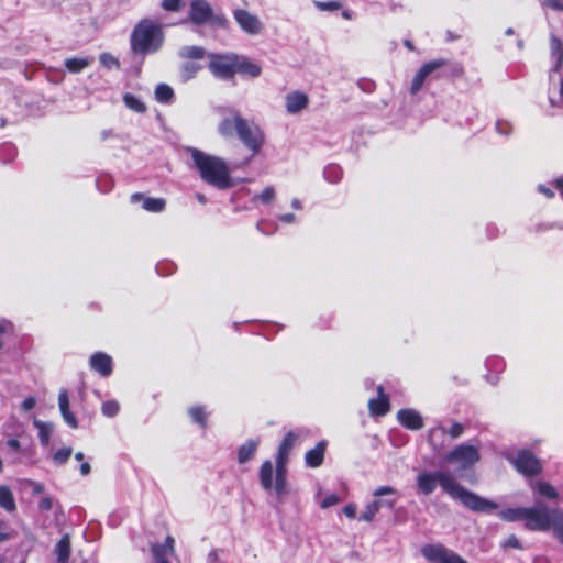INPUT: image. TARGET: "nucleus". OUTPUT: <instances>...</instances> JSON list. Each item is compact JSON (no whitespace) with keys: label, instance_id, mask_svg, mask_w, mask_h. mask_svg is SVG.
Segmentation results:
<instances>
[{"label":"nucleus","instance_id":"f257e3e1","mask_svg":"<svg viewBox=\"0 0 563 563\" xmlns=\"http://www.w3.org/2000/svg\"><path fill=\"white\" fill-rule=\"evenodd\" d=\"M416 484L418 493L424 496L432 494L439 484L443 492L450 497L461 501L466 508L474 511H490L497 508L495 503L482 498L462 487L446 472H420L417 476Z\"/></svg>","mask_w":563,"mask_h":563},{"label":"nucleus","instance_id":"f03ea898","mask_svg":"<svg viewBox=\"0 0 563 563\" xmlns=\"http://www.w3.org/2000/svg\"><path fill=\"white\" fill-rule=\"evenodd\" d=\"M302 432L289 431L278 446L276 455V470L271 461L266 460L260 467L258 478L265 490H274L282 499L289 494L287 483V463L294 446L299 442Z\"/></svg>","mask_w":563,"mask_h":563},{"label":"nucleus","instance_id":"7ed1b4c3","mask_svg":"<svg viewBox=\"0 0 563 563\" xmlns=\"http://www.w3.org/2000/svg\"><path fill=\"white\" fill-rule=\"evenodd\" d=\"M218 132L225 139L236 136L253 154L258 153L265 142V134L260 125L254 121L244 119L235 110H231L219 122Z\"/></svg>","mask_w":563,"mask_h":563},{"label":"nucleus","instance_id":"20e7f679","mask_svg":"<svg viewBox=\"0 0 563 563\" xmlns=\"http://www.w3.org/2000/svg\"><path fill=\"white\" fill-rule=\"evenodd\" d=\"M189 153L203 181L218 189H228L233 186L230 170L224 159L197 148H190Z\"/></svg>","mask_w":563,"mask_h":563},{"label":"nucleus","instance_id":"39448f33","mask_svg":"<svg viewBox=\"0 0 563 563\" xmlns=\"http://www.w3.org/2000/svg\"><path fill=\"white\" fill-rule=\"evenodd\" d=\"M163 42L162 27L150 19L141 20L130 36L131 51L142 56L157 52Z\"/></svg>","mask_w":563,"mask_h":563},{"label":"nucleus","instance_id":"423d86ee","mask_svg":"<svg viewBox=\"0 0 563 563\" xmlns=\"http://www.w3.org/2000/svg\"><path fill=\"white\" fill-rule=\"evenodd\" d=\"M189 21L195 25L209 24L214 27L227 29L229 21L222 13H214L207 0H191L188 12Z\"/></svg>","mask_w":563,"mask_h":563},{"label":"nucleus","instance_id":"0eeeda50","mask_svg":"<svg viewBox=\"0 0 563 563\" xmlns=\"http://www.w3.org/2000/svg\"><path fill=\"white\" fill-rule=\"evenodd\" d=\"M554 518V510H550L542 504H537L533 507L526 508L523 521L529 530L547 531L551 529Z\"/></svg>","mask_w":563,"mask_h":563},{"label":"nucleus","instance_id":"6e6552de","mask_svg":"<svg viewBox=\"0 0 563 563\" xmlns=\"http://www.w3.org/2000/svg\"><path fill=\"white\" fill-rule=\"evenodd\" d=\"M397 495V490L391 486H379L373 492V496L376 498L372 503H369L365 510L362 512L360 520L371 522L374 520L376 514L380 510L382 507L394 508L396 504V498H386L379 499L384 496H393Z\"/></svg>","mask_w":563,"mask_h":563},{"label":"nucleus","instance_id":"1a4fd4ad","mask_svg":"<svg viewBox=\"0 0 563 563\" xmlns=\"http://www.w3.org/2000/svg\"><path fill=\"white\" fill-rule=\"evenodd\" d=\"M445 460L451 464H456L460 470H467L479 461L478 449L471 444H461L455 446Z\"/></svg>","mask_w":563,"mask_h":563},{"label":"nucleus","instance_id":"9d476101","mask_svg":"<svg viewBox=\"0 0 563 563\" xmlns=\"http://www.w3.org/2000/svg\"><path fill=\"white\" fill-rule=\"evenodd\" d=\"M421 553L430 563H467L461 555L440 543L424 545Z\"/></svg>","mask_w":563,"mask_h":563},{"label":"nucleus","instance_id":"9b49d317","mask_svg":"<svg viewBox=\"0 0 563 563\" xmlns=\"http://www.w3.org/2000/svg\"><path fill=\"white\" fill-rule=\"evenodd\" d=\"M209 69L216 77L220 79H229L233 77L236 73V55H210Z\"/></svg>","mask_w":563,"mask_h":563},{"label":"nucleus","instance_id":"f8f14e48","mask_svg":"<svg viewBox=\"0 0 563 563\" xmlns=\"http://www.w3.org/2000/svg\"><path fill=\"white\" fill-rule=\"evenodd\" d=\"M507 459L523 475L532 476L541 471L540 461L530 451L522 450L517 455L508 454Z\"/></svg>","mask_w":563,"mask_h":563},{"label":"nucleus","instance_id":"ddd939ff","mask_svg":"<svg viewBox=\"0 0 563 563\" xmlns=\"http://www.w3.org/2000/svg\"><path fill=\"white\" fill-rule=\"evenodd\" d=\"M445 65H446V62L444 59H437V60H431V62L424 63L419 68V70L416 73V75L411 81L410 93L411 95L418 93L421 90V88L423 87L424 81L428 78H430V77L438 78L437 71Z\"/></svg>","mask_w":563,"mask_h":563},{"label":"nucleus","instance_id":"4468645a","mask_svg":"<svg viewBox=\"0 0 563 563\" xmlns=\"http://www.w3.org/2000/svg\"><path fill=\"white\" fill-rule=\"evenodd\" d=\"M233 18L238 25L249 35H258L264 29L258 16L247 10L236 9L233 12Z\"/></svg>","mask_w":563,"mask_h":563},{"label":"nucleus","instance_id":"2eb2a0df","mask_svg":"<svg viewBox=\"0 0 563 563\" xmlns=\"http://www.w3.org/2000/svg\"><path fill=\"white\" fill-rule=\"evenodd\" d=\"M549 102L552 107H561L563 104V70L551 69Z\"/></svg>","mask_w":563,"mask_h":563},{"label":"nucleus","instance_id":"dca6fc26","mask_svg":"<svg viewBox=\"0 0 563 563\" xmlns=\"http://www.w3.org/2000/svg\"><path fill=\"white\" fill-rule=\"evenodd\" d=\"M90 367L103 377L112 373V358L103 352H97L90 357Z\"/></svg>","mask_w":563,"mask_h":563},{"label":"nucleus","instance_id":"f3484780","mask_svg":"<svg viewBox=\"0 0 563 563\" xmlns=\"http://www.w3.org/2000/svg\"><path fill=\"white\" fill-rule=\"evenodd\" d=\"M309 98L301 91H292L285 98L286 110L290 114H296L308 107Z\"/></svg>","mask_w":563,"mask_h":563},{"label":"nucleus","instance_id":"a211bd4d","mask_svg":"<svg viewBox=\"0 0 563 563\" xmlns=\"http://www.w3.org/2000/svg\"><path fill=\"white\" fill-rule=\"evenodd\" d=\"M397 419L404 427L410 430H420L423 427L422 417L413 409L399 410Z\"/></svg>","mask_w":563,"mask_h":563},{"label":"nucleus","instance_id":"6ab92c4d","mask_svg":"<svg viewBox=\"0 0 563 563\" xmlns=\"http://www.w3.org/2000/svg\"><path fill=\"white\" fill-rule=\"evenodd\" d=\"M174 539L168 536L163 544H154L152 553L156 563H168V559L174 555Z\"/></svg>","mask_w":563,"mask_h":563},{"label":"nucleus","instance_id":"aec40b11","mask_svg":"<svg viewBox=\"0 0 563 563\" xmlns=\"http://www.w3.org/2000/svg\"><path fill=\"white\" fill-rule=\"evenodd\" d=\"M58 407L64 421L73 429L78 428L77 419L69 409V397L66 389H62L58 394Z\"/></svg>","mask_w":563,"mask_h":563},{"label":"nucleus","instance_id":"412c9836","mask_svg":"<svg viewBox=\"0 0 563 563\" xmlns=\"http://www.w3.org/2000/svg\"><path fill=\"white\" fill-rule=\"evenodd\" d=\"M132 202L142 201V206L146 211L161 212L165 209L166 201L163 198L143 197L141 194H133L131 196Z\"/></svg>","mask_w":563,"mask_h":563},{"label":"nucleus","instance_id":"4be33fe9","mask_svg":"<svg viewBox=\"0 0 563 563\" xmlns=\"http://www.w3.org/2000/svg\"><path fill=\"white\" fill-rule=\"evenodd\" d=\"M325 448L327 442L320 441L313 449L309 450L305 455L306 464L309 467H319L323 463Z\"/></svg>","mask_w":563,"mask_h":563},{"label":"nucleus","instance_id":"5701e85b","mask_svg":"<svg viewBox=\"0 0 563 563\" xmlns=\"http://www.w3.org/2000/svg\"><path fill=\"white\" fill-rule=\"evenodd\" d=\"M236 73L256 78L261 75L262 68L249 58L236 55Z\"/></svg>","mask_w":563,"mask_h":563},{"label":"nucleus","instance_id":"b1692460","mask_svg":"<svg viewBox=\"0 0 563 563\" xmlns=\"http://www.w3.org/2000/svg\"><path fill=\"white\" fill-rule=\"evenodd\" d=\"M378 397L376 399H371L368 402L369 410L372 415L383 416L389 409L388 398L384 394V389L382 386L377 388Z\"/></svg>","mask_w":563,"mask_h":563},{"label":"nucleus","instance_id":"393cba45","mask_svg":"<svg viewBox=\"0 0 563 563\" xmlns=\"http://www.w3.org/2000/svg\"><path fill=\"white\" fill-rule=\"evenodd\" d=\"M550 51H551V57L554 59V66L552 69H562L563 43L554 34H551V36H550Z\"/></svg>","mask_w":563,"mask_h":563},{"label":"nucleus","instance_id":"a878e982","mask_svg":"<svg viewBox=\"0 0 563 563\" xmlns=\"http://www.w3.org/2000/svg\"><path fill=\"white\" fill-rule=\"evenodd\" d=\"M70 552H71L70 537H69V534H64L55 547L57 563L68 562Z\"/></svg>","mask_w":563,"mask_h":563},{"label":"nucleus","instance_id":"bb28decb","mask_svg":"<svg viewBox=\"0 0 563 563\" xmlns=\"http://www.w3.org/2000/svg\"><path fill=\"white\" fill-rule=\"evenodd\" d=\"M257 446H258L257 440H249L244 444H242L238 451L239 463L242 464V463L250 461L254 456V454L257 450Z\"/></svg>","mask_w":563,"mask_h":563},{"label":"nucleus","instance_id":"cd10ccee","mask_svg":"<svg viewBox=\"0 0 563 563\" xmlns=\"http://www.w3.org/2000/svg\"><path fill=\"white\" fill-rule=\"evenodd\" d=\"M0 507L12 512L16 509L15 499L10 487L5 485L0 486Z\"/></svg>","mask_w":563,"mask_h":563},{"label":"nucleus","instance_id":"c85d7f7f","mask_svg":"<svg viewBox=\"0 0 563 563\" xmlns=\"http://www.w3.org/2000/svg\"><path fill=\"white\" fill-rule=\"evenodd\" d=\"M33 424L38 430V438L41 444L47 446L54 429L53 423L34 419Z\"/></svg>","mask_w":563,"mask_h":563},{"label":"nucleus","instance_id":"c756f323","mask_svg":"<svg viewBox=\"0 0 563 563\" xmlns=\"http://www.w3.org/2000/svg\"><path fill=\"white\" fill-rule=\"evenodd\" d=\"M93 62L92 57H73L65 60V67L70 73H79Z\"/></svg>","mask_w":563,"mask_h":563},{"label":"nucleus","instance_id":"7c9ffc66","mask_svg":"<svg viewBox=\"0 0 563 563\" xmlns=\"http://www.w3.org/2000/svg\"><path fill=\"white\" fill-rule=\"evenodd\" d=\"M532 489L538 492V494L548 499H555L558 497V493L555 488L547 483V482H536L532 484Z\"/></svg>","mask_w":563,"mask_h":563},{"label":"nucleus","instance_id":"2f4dec72","mask_svg":"<svg viewBox=\"0 0 563 563\" xmlns=\"http://www.w3.org/2000/svg\"><path fill=\"white\" fill-rule=\"evenodd\" d=\"M155 98L161 103H169L174 98V90L166 84H159L155 88Z\"/></svg>","mask_w":563,"mask_h":563},{"label":"nucleus","instance_id":"473e14b6","mask_svg":"<svg viewBox=\"0 0 563 563\" xmlns=\"http://www.w3.org/2000/svg\"><path fill=\"white\" fill-rule=\"evenodd\" d=\"M526 515V508L525 507H518V508H509L504 509L499 512V517L505 521H523V516Z\"/></svg>","mask_w":563,"mask_h":563},{"label":"nucleus","instance_id":"72a5a7b5","mask_svg":"<svg viewBox=\"0 0 563 563\" xmlns=\"http://www.w3.org/2000/svg\"><path fill=\"white\" fill-rule=\"evenodd\" d=\"M123 101L129 109L135 112L142 113L146 110L144 102L132 93H125L123 96Z\"/></svg>","mask_w":563,"mask_h":563},{"label":"nucleus","instance_id":"f704fd0d","mask_svg":"<svg viewBox=\"0 0 563 563\" xmlns=\"http://www.w3.org/2000/svg\"><path fill=\"white\" fill-rule=\"evenodd\" d=\"M183 58L201 59L205 56V51L199 46H184L179 51Z\"/></svg>","mask_w":563,"mask_h":563},{"label":"nucleus","instance_id":"c9c22d12","mask_svg":"<svg viewBox=\"0 0 563 563\" xmlns=\"http://www.w3.org/2000/svg\"><path fill=\"white\" fill-rule=\"evenodd\" d=\"M200 65L196 63H185L181 67L180 76L183 81L192 79L200 69Z\"/></svg>","mask_w":563,"mask_h":563},{"label":"nucleus","instance_id":"e433bc0d","mask_svg":"<svg viewBox=\"0 0 563 563\" xmlns=\"http://www.w3.org/2000/svg\"><path fill=\"white\" fill-rule=\"evenodd\" d=\"M554 518L551 528L554 530L555 536L563 542V512L554 510Z\"/></svg>","mask_w":563,"mask_h":563},{"label":"nucleus","instance_id":"4c0bfd02","mask_svg":"<svg viewBox=\"0 0 563 563\" xmlns=\"http://www.w3.org/2000/svg\"><path fill=\"white\" fill-rule=\"evenodd\" d=\"M71 448H63V449H59L58 451H56L53 455V462L56 464V465H63L64 463H66L68 461V459L70 457L71 455Z\"/></svg>","mask_w":563,"mask_h":563},{"label":"nucleus","instance_id":"58836bf2","mask_svg":"<svg viewBox=\"0 0 563 563\" xmlns=\"http://www.w3.org/2000/svg\"><path fill=\"white\" fill-rule=\"evenodd\" d=\"M120 409V405L115 400H108L102 404L101 411L106 417H114Z\"/></svg>","mask_w":563,"mask_h":563},{"label":"nucleus","instance_id":"ea45409f","mask_svg":"<svg viewBox=\"0 0 563 563\" xmlns=\"http://www.w3.org/2000/svg\"><path fill=\"white\" fill-rule=\"evenodd\" d=\"M191 419L200 426H206V412L202 407H192L189 409Z\"/></svg>","mask_w":563,"mask_h":563},{"label":"nucleus","instance_id":"a19ab883","mask_svg":"<svg viewBox=\"0 0 563 563\" xmlns=\"http://www.w3.org/2000/svg\"><path fill=\"white\" fill-rule=\"evenodd\" d=\"M342 175L341 169L338 166H328L324 169V177L330 183H336L340 180Z\"/></svg>","mask_w":563,"mask_h":563},{"label":"nucleus","instance_id":"79ce46f5","mask_svg":"<svg viewBox=\"0 0 563 563\" xmlns=\"http://www.w3.org/2000/svg\"><path fill=\"white\" fill-rule=\"evenodd\" d=\"M275 198V189L272 186L266 187L261 194L256 195L253 199L260 200L263 203H269Z\"/></svg>","mask_w":563,"mask_h":563},{"label":"nucleus","instance_id":"37998d69","mask_svg":"<svg viewBox=\"0 0 563 563\" xmlns=\"http://www.w3.org/2000/svg\"><path fill=\"white\" fill-rule=\"evenodd\" d=\"M161 5L165 11L177 12L183 8L184 2L183 0H162Z\"/></svg>","mask_w":563,"mask_h":563},{"label":"nucleus","instance_id":"c03bdc74","mask_svg":"<svg viewBox=\"0 0 563 563\" xmlns=\"http://www.w3.org/2000/svg\"><path fill=\"white\" fill-rule=\"evenodd\" d=\"M100 63L107 68L119 66L118 59L108 53H103L100 55Z\"/></svg>","mask_w":563,"mask_h":563},{"label":"nucleus","instance_id":"a18cd8bd","mask_svg":"<svg viewBox=\"0 0 563 563\" xmlns=\"http://www.w3.org/2000/svg\"><path fill=\"white\" fill-rule=\"evenodd\" d=\"M541 4L554 11H563L562 0H541Z\"/></svg>","mask_w":563,"mask_h":563},{"label":"nucleus","instance_id":"49530a36","mask_svg":"<svg viewBox=\"0 0 563 563\" xmlns=\"http://www.w3.org/2000/svg\"><path fill=\"white\" fill-rule=\"evenodd\" d=\"M316 5L320 10H328V11H335V10H339L341 8V4L339 2H335V1H331V2H316Z\"/></svg>","mask_w":563,"mask_h":563},{"label":"nucleus","instance_id":"de8ad7c7","mask_svg":"<svg viewBox=\"0 0 563 563\" xmlns=\"http://www.w3.org/2000/svg\"><path fill=\"white\" fill-rule=\"evenodd\" d=\"M339 503V497L335 494H331L327 496L320 504L321 508L325 509L331 506H334Z\"/></svg>","mask_w":563,"mask_h":563},{"label":"nucleus","instance_id":"09e8293b","mask_svg":"<svg viewBox=\"0 0 563 563\" xmlns=\"http://www.w3.org/2000/svg\"><path fill=\"white\" fill-rule=\"evenodd\" d=\"M463 432H464V427H463V424H461L459 422L453 423L451 429L449 430V434L453 439L459 438L460 435H462Z\"/></svg>","mask_w":563,"mask_h":563},{"label":"nucleus","instance_id":"8fccbe9b","mask_svg":"<svg viewBox=\"0 0 563 563\" xmlns=\"http://www.w3.org/2000/svg\"><path fill=\"white\" fill-rule=\"evenodd\" d=\"M505 548L521 549V544L516 536H509L503 543Z\"/></svg>","mask_w":563,"mask_h":563},{"label":"nucleus","instance_id":"3c124183","mask_svg":"<svg viewBox=\"0 0 563 563\" xmlns=\"http://www.w3.org/2000/svg\"><path fill=\"white\" fill-rule=\"evenodd\" d=\"M36 405V399L34 397H27L24 399V401L21 404V408L24 411L32 410Z\"/></svg>","mask_w":563,"mask_h":563},{"label":"nucleus","instance_id":"603ef678","mask_svg":"<svg viewBox=\"0 0 563 563\" xmlns=\"http://www.w3.org/2000/svg\"><path fill=\"white\" fill-rule=\"evenodd\" d=\"M343 512L346 517L349 518H354L355 517V514H356V506L355 505H346L344 508H343Z\"/></svg>","mask_w":563,"mask_h":563},{"label":"nucleus","instance_id":"864d4df0","mask_svg":"<svg viewBox=\"0 0 563 563\" xmlns=\"http://www.w3.org/2000/svg\"><path fill=\"white\" fill-rule=\"evenodd\" d=\"M497 131L498 133L500 134H509L510 131H511V126L508 124V123H501V122H498L497 123Z\"/></svg>","mask_w":563,"mask_h":563},{"label":"nucleus","instance_id":"5fc2aeb1","mask_svg":"<svg viewBox=\"0 0 563 563\" xmlns=\"http://www.w3.org/2000/svg\"><path fill=\"white\" fill-rule=\"evenodd\" d=\"M538 190L541 194H543L544 196H547L548 198H552L554 196V192L549 187H547L544 185H539Z\"/></svg>","mask_w":563,"mask_h":563},{"label":"nucleus","instance_id":"6e6d98bb","mask_svg":"<svg viewBox=\"0 0 563 563\" xmlns=\"http://www.w3.org/2000/svg\"><path fill=\"white\" fill-rule=\"evenodd\" d=\"M279 220L285 223H292L296 220V217L292 213H286V214L279 216Z\"/></svg>","mask_w":563,"mask_h":563},{"label":"nucleus","instance_id":"4d7b16f0","mask_svg":"<svg viewBox=\"0 0 563 563\" xmlns=\"http://www.w3.org/2000/svg\"><path fill=\"white\" fill-rule=\"evenodd\" d=\"M7 444H8L9 448H11L14 451H19L20 448H21L20 442L16 439L8 440Z\"/></svg>","mask_w":563,"mask_h":563},{"label":"nucleus","instance_id":"13d9d810","mask_svg":"<svg viewBox=\"0 0 563 563\" xmlns=\"http://www.w3.org/2000/svg\"><path fill=\"white\" fill-rule=\"evenodd\" d=\"M91 471L90 464L88 462H85L80 465V473L84 476H87Z\"/></svg>","mask_w":563,"mask_h":563},{"label":"nucleus","instance_id":"bf43d9fd","mask_svg":"<svg viewBox=\"0 0 563 563\" xmlns=\"http://www.w3.org/2000/svg\"><path fill=\"white\" fill-rule=\"evenodd\" d=\"M440 432L442 434L445 433V430L443 428H434L432 430H430V433H429V439H430V442L432 443L433 442V438L435 437V434Z\"/></svg>","mask_w":563,"mask_h":563},{"label":"nucleus","instance_id":"052dcab7","mask_svg":"<svg viewBox=\"0 0 563 563\" xmlns=\"http://www.w3.org/2000/svg\"><path fill=\"white\" fill-rule=\"evenodd\" d=\"M555 188L560 191L561 196L563 197V177H560L554 180Z\"/></svg>","mask_w":563,"mask_h":563},{"label":"nucleus","instance_id":"680f3d73","mask_svg":"<svg viewBox=\"0 0 563 563\" xmlns=\"http://www.w3.org/2000/svg\"><path fill=\"white\" fill-rule=\"evenodd\" d=\"M40 507L45 510L49 509L52 507L51 499L49 498L42 499L40 503Z\"/></svg>","mask_w":563,"mask_h":563},{"label":"nucleus","instance_id":"e2e57ef3","mask_svg":"<svg viewBox=\"0 0 563 563\" xmlns=\"http://www.w3.org/2000/svg\"><path fill=\"white\" fill-rule=\"evenodd\" d=\"M3 521L0 520V542L5 541L8 539V534L2 532Z\"/></svg>","mask_w":563,"mask_h":563},{"label":"nucleus","instance_id":"0e129e2a","mask_svg":"<svg viewBox=\"0 0 563 563\" xmlns=\"http://www.w3.org/2000/svg\"><path fill=\"white\" fill-rule=\"evenodd\" d=\"M217 561H218V554L216 552H211L208 555V562L209 563H217Z\"/></svg>","mask_w":563,"mask_h":563},{"label":"nucleus","instance_id":"69168bd1","mask_svg":"<svg viewBox=\"0 0 563 563\" xmlns=\"http://www.w3.org/2000/svg\"><path fill=\"white\" fill-rule=\"evenodd\" d=\"M291 207H292L294 209L299 210V209H301V202H300L298 199H296V198H295V199H292V201H291Z\"/></svg>","mask_w":563,"mask_h":563},{"label":"nucleus","instance_id":"338daca9","mask_svg":"<svg viewBox=\"0 0 563 563\" xmlns=\"http://www.w3.org/2000/svg\"><path fill=\"white\" fill-rule=\"evenodd\" d=\"M9 324L7 321L0 322V333L5 332Z\"/></svg>","mask_w":563,"mask_h":563},{"label":"nucleus","instance_id":"774afa93","mask_svg":"<svg viewBox=\"0 0 563 563\" xmlns=\"http://www.w3.org/2000/svg\"><path fill=\"white\" fill-rule=\"evenodd\" d=\"M75 459H76L77 461H82V460H84V453H82V452H77V453L75 454Z\"/></svg>","mask_w":563,"mask_h":563}]
</instances>
